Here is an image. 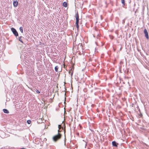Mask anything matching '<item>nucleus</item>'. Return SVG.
<instances>
[{"label":"nucleus","instance_id":"obj_1","mask_svg":"<svg viewBox=\"0 0 149 149\" xmlns=\"http://www.w3.org/2000/svg\"><path fill=\"white\" fill-rule=\"evenodd\" d=\"M58 127L59 130H58V134L57 135L54 136L52 138L53 141L55 142L57 141L58 140L61 139V134L59 133V132H60V130L61 128V125H59Z\"/></svg>","mask_w":149,"mask_h":149},{"label":"nucleus","instance_id":"obj_2","mask_svg":"<svg viewBox=\"0 0 149 149\" xmlns=\"http://www.w3.org/2000/svg\"><path fill=\"white\" fill-rule=\"evenodd\" d=\"M79 15L78 13L76 14L75 18L76 19V26L77 28H79Z\"/></svg>","mask_w":149,"mask_h":149},{"label":"nucleus","instance_id":"obj_3","mask_svg":"<svg viewBox=\"0 0 149 149\" xmlns=\"http://www.w3.org/2000/svg\"><path fill=\"white\" fill-rule=\"evenodd\" d=\"M11 30L15 36H18V33L15 29L14 28H12L11 29Z\"/></svg>","mask_w":149,"mask_h":149},{"label":"nucleus","instance_id":"obj_4","mask_svg":"<svg viewBox=\"0 0 149 149\" xmlns=\"http://www.w3.org/2000/svg\"><path fill=\"white\" fill-rule=\"evenodd\" d=\"M144 33L145 35V36L147 39H148V32L146 29H145L144 30Z\"/></svg>","mask_w":149,"mask_h":149},{"label":"nucleus","instance_id":"obj_5","mask_svg":"<svg viewBox=\"0 0 149 149\" xmlns=\"http://www.w3.org/2000/svg\"><path fill=\"white\" fill-rule=\"evenodd\" d=\"M13 5L15 7H17V5H18L17 1H13Z\"/></svg>","mask_w":149,"mask_h":149},{"label":"nucleus","instance_id":"obj_6","mask_svg":"<svg viewBox=\"0 0 149 149\" xmlns=\"http://www.w3.org/2000/svg\"><path fill=\"white\" fill-rule=\"evenodd\" d=\"M3 111L5 113H9L8 111L6 109H3Z\"/></svg>","mask_w":149,"mask_h":149},{"label":"nucleus","instance_id":"obj_7","mask_svg":"<svg viewBox=\"0 0 149 149\" xmlns=\"http://www.w3.org/2000/svg\"><path fill=\"white\" fill-rule=\"evenodd\" d=\"M112 145L114 146H117V145L115 141H113L112 142Z\"/></svg>","mask_w":149,"mask_h":149},{"label":"nucleus","instance_id":"obj_8","mask_svg":"<svg viewBox=\"0 0 149 149\" xmlns=\"http://www.w3.org/2000/svg\"><path fill=\"white\" fill-rule=\"evenodd\" d=\"M63 5L65 7H66L67 6V3L66 2H64L63 3Z\"/></svg>","mask_w":149,"mask_h":149},{"label":"nucleus","instance_id":"obj_9","mask_svg":"<svg viewBox=\"0 0 149 149\" xmlns=\"http://www.w3.org/2000/svg\"><path fill=\"white\" fill-rule=\"evenodd\" d=\"M58 66H56L55 67V70L56 72H58Z\"/></svg>","mask_w":149,"mask_h":149},{"label":"nucleus","instance_id":"obj_10","mask_svg":"<svg viewBox=\"0 0 149 149\" xmlns=\"http://www.w3.org/2000/svg\"><path fill=\"white\" fill-rule=\"evenodd\" d=\"M19 30H20V31H21V32L22 33H23V28H22V27L21 26L19 28Z\"/></svg>","mask_w":149,"mask_h":149},{"label":"nucleus","instance_id":"obj_11","mask_svg":"<svg viewBox=\"0 0 149 149\" xmlns=\"http://www.w3.org/2000/svg\"><path fill=\"white\" fill-rule=\"evenodd\" d=\"M19 40L22 43H23L22 40V37L20 36L19 37Z\"/></svg>","mask_w":149,"mask_h":149},{"label":"nucleus","instance_id":"obj_12","mask_svg":"<svg viewBox=\"0 0 149 149\" xmlns=\"http://www.w3.org/2000/svg\"><path fill=\"white\" fill-rule=\"evenodd\" d=\"M121 3L123 5H125V0H121Z\"/></svg>","mask_w":149,"mask_h":149},{"label":"nucleus","instance_id":"obj_13","mask_svg":"<svg viewBox=\"0 0 149 149\" xmlns=\"http://www.w3.org/2000/svg\"><path fill=\"white\" fill-rule=\"evenodd\" d=\"M31 121L30 120H28L27 121V123L29 124H30L31 123Z\"/></svg>","mask_w":149,"mask_h":149},{"label":"nucleus","instance_id":"obj_14","mask_svg":"<svg viewBox=\"0 0 149 149\" xmlns=\"http://www.w3.org/2000/svg\"><path fill=\"white\" fill-rule=\"evenodd\" d=\"M36 92L37 93H40V92L38 90H37L36 91Z\"/></svg>","mask_w":149,"mask_h":149},{"label":"nucleus","instance_id":"obj_15","mask_svg":"<svg viewBox=\"0 0 149 149\" xmlns=\"http://www.w3.org/2000/svg\"><path fill=\"white\" fill-rule=\"evenodd\" d=\"M122 22H123V24L124 23H125V20L124 19H123V20Z\"/></svg>","mask_w":149,"mask_h":149},{"label":"nucleus","instance_id":"obj_16","mask_svg":"<svg viewBox=\"0 0 149 149\" xmlns=\"http://www.w3.org/2000/svg\"><path fill=\"white\" fill-rule=\"evenodd\" d=\"M73 72H72L71 73V76H72V74H73Z\"/></svg>","mask_w":149,"mask_h":149},{"label":"nucleus","instance_id":"obj_17","mask_svg":"<svg viewBox=\"0 0 149 149\" xmlns=\"http://www.w3.org/2000/svg\"><path fill=\"white\" fill-rule=\"evenodd\" d=\"M85 142V147H86L87 145V142Z\"/></svg>","mask_w":149,"mask_h":149}]
</instances>
